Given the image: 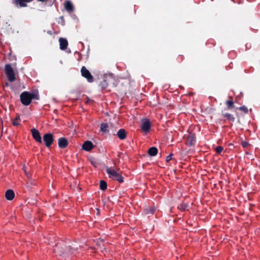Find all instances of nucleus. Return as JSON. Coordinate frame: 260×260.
Returning a JSON list of instances; mask_svg holds the SVG:
<instances>
[{"label":"nucleus","mask_w":260,"mask_h":260,"mask_svg":"<svg viewBox=\"0 0 260 260\" xmlns=\"http://www.w3.org/2000/svg\"><path fill=\"white\" fill-rule=\"evenodd\" d=\"M106 172L109 175V178H111L118 181L119 183L123 182V177L118 172L119 169H114L111 167H106Z\"/></svg>","instance_id":"obj_1"},{"label":"nucleus","mask_w":260,"mask_h":260,"mask_svg":"<svg viewBox=\"0 0 260 260\" xmlns=\"http://www.w3.org/2000/svg\"><path fill=\"white\" fill-rule=\"evenodd\" d=\"M5 70L8 80L11 82L14 81L16 79V78L14 70L11 64H6L5 65Z\"/></svg>","instance_id":"obj_2"},{"label":"nucleus","mask_w":260,"mask_h":260,"mask_svg":"<svg viewBox=\"0 0 260 260\" xmlns=\"http://www.w3.org/2000/svg\"><path fill=\"white\" fill-rule=\"evenodd\" d=\"M20 98L21 103L24 106H28L31 102L30 93L28 91L22 92Z\"/></svg>","instance_id":"obj_3"},{"label":"nucleus","mask_w":260,"mask_h":260,"mask_svg":"<svg viewBox=\"0 0 260 260\" xmlns=\"http://www.w3.org/2000/svg\"><path fill=\"white\" fill-rule=\"evenodd\" d=\"M101 86L103 89H106L108 86L115 87L114 79L112 77H106L101 82Z\"/></svg>","instance_id":"obj_4"},{"label":"nucleus","mask_w":260,"mask_h":260,"mask_svg":"<svg viewBox=\"0 0 260 260\" xmlns=\"http://www.w3.org/2000/svg\"><path fill=\"white\" fill-rule=\"evenodd\" d=\"M45 146L50 147L54 141L53 136L51 133L45 134L43 137Z\"/></svg>","instance_id":"obj_5"},{"label":"nucleus","mask_w":260,"mask_h":260,"mask_svg":"<svg viewBox=\"0 0 260 260\" xmlns=\"http://www.w3.org/2000/svg\"><path fill=\"white\" fill-rule=\"evenodd\" d=\"M81 75L83 77L86 78L89 82L93 81V77L90 72L84 67L83 66L81 69Z\"/></svg>","instance_id":"obj_6"},{"label":"nucleus","mask_w":260,"mask_h":260,"mask_svg":"<svg viewBox=\"0 0 260 260\" xmlns=\"http://www.w3.org/2000/svg\"><path fill=\"white\" fill-rule=\"evenodd\" d=\"M142 130L147 133L149 132L151 128V123L149 120L146 119L142 122V124L141 126Z\"/></svg>","instance_id":"obj_7"},{"label":"nucleus","mask_w":260,"mask_h":260,"mask_svg":"<svg viewBox=\"0 0 260 260\" xmlns=\"http://www.w3.org/2000/svg\"><path fill=\"white\" fill-rule=\"evenodd\" d=\"M31 132L33 138L38 142L40 143H42V138L40 132L37 129L33 128L31 129Z\"/></svg>","instance_id":"obj_8"},{"label":"nucleus","mask_w":260,"mask_h":260,"mask_svg":"<svg viewBox=\"0 0 260 260\" xmlns=\"http://www.w3.org/2000/svg\"><path fill=\"white\" fill-rule=\"evenodd\" d=\"M196 135L194 134H190L187 136V144L189 146L194 145L196 143Z\"/></svg>","instance_id":"obj_9"},{"label":"nucleus","mask_w":260,"mask_h":260,"mask_svg":"<svg viewBox=\"0 0 260 260\" xmlns=\"http://www.w3.org/2000/svg\"><path fill=\"white\" fill-rule=\"evenodd\" d=\"M58 146L60 148H66L68 145V141L65 138L61 137L58 139Z\"/></svg>","instance_id":"obj_10"},{"label":"nucleus","mask_w":260,"mask_h":260,"mask_svg":"<svg viewBox=\"0 0 260 260\" xmlns=\"http://www.w3.org/2000/svg\"><path fill=\"white\" fill-rule=\"evenodd\" d=\"M93 148V145L91 141H85L82 145V149L87 151H90Z\"/></svg>","instance_id":"obj_11"},{"label":"nucleus","mask_w":260,"mask_h":260,"mask_svg":"<svg viewBox=\"0 0 260 260\" xmlns=\"http://www.w3.org/2000/svg\"><path fill=\"white\" fill-rule=\"evenodd\" d=\"M116 135L118 138L121 140H124L125 139H126L127 136V133L125 130L123 128H121L119 129L117 132Z\"/></svg>","instance_id":"obj_12"},{"label":"nucleus","mask_w":260,"mask_h":260,"mask_svg":"<svg viewBox=\"0 0 260 260\" xmlns=\"http://www.w3.org/2000/svg\"><path fill=\"white\" fill-rule=\"evenodd\" d=\"M60 49L61 50H64L67 49V46L68 45V41L64 38H60L59 39Z\"/></svg>","instance_id":"obj_13"},{"label":"nucleus","mask_w":260,"mask_h":260,"mask_svg":"<svg viewBox=\"0 0 260 260\" xmlns=\"http://www.w3.org/2000/svg\"><path fill=\"white\" fill-rule=\"evenodd\" d=\"M64 8L69 12H73L74 10V6L70 1H66L64 3Z\"/></svg>","instance_id":"obj_14"},{"label":"nucleus","mask_w":260,"mask_h":260,"mask_svg":"<svg viewBox=\"0 0 260 260\" xmlns=\"http://www.w3.org/2000/svg\"><path fill=\"white\" fill-rule=\"evenodd\" d=\"M15 196V193L13 190L11 189H9L6 191L5 193V197L9 201L12 200Z\"/></svg>","instance_id":"obj_15"},{"label":"nucleus","mask_w":260,"mask_h":260,"mask_svg":"<svg viewBox=\"0 0 260 260\" xmlns=\"http://www.w3.org/2000/svg\"><path fill=\"white\" fill-rule=\"evenodd\" d=\"M32 0H15L17 5H18L20 7H25L27 6L26 3H30Z\"/></svg>","instance_id":"obj_16"},{"label":"nucleus","mask_w":260,"mask_h":260,"mask_svg":"<svg viewBox=\"0 0 260 260\" xmlns=\"http://www.w3.org/2000/svg\"><path fill=\"white\" fill-rule=\"evenodd\" d=\"M158 150L155 147H151L148 150V153L150 156H154L156 155Z\"/></svg>","instance_id":"obj_17"},{"label":"nucleus","mask_w":260,"mask_h":260,"mask_svg":"<svg viewBox=\"0 0 260 260\" xmlns=\"http://www.w3.org/2000/svg\"><path fill=\"white\" fill-rule=\"evenodd\" d=\"M222 116L224 117H225L226 118V119L230 121H232V122H234L235 120V118L234 117V116L231 114H230V113H222Z\"/></svg>","instance_id":"obj_18"},{"label":"nucleus","mask_w":260,"mask_h":260,"mask_svg":"<svg viewBox=\"0 0 260 260\" xmlns=\"http://www.w3.org/2000/svg\"><path fill=\"white\" fill-rule=\"evenodd\" d=\"M109 125L107 123H103L101 124L100 129L103 133L108 132Z\"/></svg>","instance_id":"obj_19"},{"label":"nucleus","mask_w":260,"mask_h":260,"mask_svg":"<svg viewBox=\"0 0 260 260\" xmlns=\"http://www.w3.org/2000/svg\"><path fill=\"white\" fill-rule=\"evenodd\" d=\"M225 104L227 106V109L231 110L234 108V102L232 100H228L225 102Z\"/></svg>","instance_id":"obj_20"},{"label":"nucleus","mask_w":260,"mask_h":260,"mask_svg":"<svg viewBox=\"0 0 260 260\" xmlns=\"http://www.w3.org/2000/svg\"><path fill=\"white\" fill-rule=\"evenodd\" d=\"M188 205L187 203H182L178 206V208L181 211H185L187 209Z\"/></svg>","instance_id":"obj_21"},{"label":"nucleus","mask_w":260,"mask_h":260,"mask_svg":"<svg viewBox=\"0 0 260 260\" xmlns=\"http://www.w3.org/2000/svg\"><path fill=\"white\" fill-rule=\"evenodd\" d=\"M100 189L102 190H105L106 189L107 187V184L106 182L104 180H101L100 181Z\"/></svg>","instance_id":"obj_22"},{"label":"nucleus","mask_w":260,"mask_h":260,"mask_svg":"<svg viewBox=\"0 0 260 260\" xmlns=\"http://www.w3.org/2000/svg\"><path fill=\"white\" fill-rule=\"evenodd\" d=\"M145 211L146 214H154L155 208L154 207H150L146 208Z\"/></svg>","instance_id":"obj_23"},{"label":"nucleus","mask_w":260,"mask_h":260,"mask_svg":"<svg viewBox=\"0 0 260 260\" xmlns=\"http://www.w3.org/2000/svg\"><path fill=\"white\" fill-rule=\"evenodd\" d=\"M237 109L240 111H243L245 114H247L248 113V109L245 106L238 107L237 108Z\"/></svg>","instance_id":"obj_24"},{"label":"nucleus","mask_w":260,"mask_h":260,"mask_svg":"<svg viewBox=\"0 0 260 260\" xmlns=\"http://www.w3.org/2000/svg\"><path fill=\"white\" fill-rule=\"evenodd\" d=\"M30 98L31 101L33 99L39 100V95L38 93H30Z\"/></svg>","instance_id":"obj_25"},{"label":"nucleus","mask_w":260,"mask_h":260,"mask_svg":"<svg viewBox=\"0 0 260 260\" xmlns=\"http://www.w3.org/2000/svg\"><path fill=\"white\" fill-rule=\"evenodd\" d=\"M223 150V148L222 146H217L215 148V151H216V153L218 154L221 153Z\"/></svg>","instance_id":"obj_26"},{"label":"nucleus","mask_w":260,"mask_h":260,"mask_svg":"<svg viewBox=\"0 0 260 260\" xmlns=\"http://www.w3.org/2000/svg\"><path fill=\"white\" fill-rule=\"evenodd\" d=\"M35 184V181L30 180L26 183V186L31 188V186Z\"/></svg>","instance_id":"obj_27"},{"label":"nucleus","mask_w":260,"mask_h":260,"mask_svg":"<svg viewBox=\"0 0 260 260\" xmlns=\"http://www.w3.org/2000/svg\"><path fill=\"white\" fill-rule=\"evenodd\" d=\"M241 145L242 146V147L243 148H246V147H247L249 145V144L247 142L242 141L241 142Z\"/></svg>","instance_id":"obj_28"},{"label":"nucleus","mask_w":260,"mask_h":260,"mask_svg":"<svg viewBox=\"0 0 260 260\" xmlns=\"http://www.w3.org/2000/svg\"><path fill=\"white\" fill-rule=\"evenodd\" d=\"M19 119V117L16 118L14 120H13V124L14 125V126H17L18 125H19V123L18 122V120Z\"/></svg>","instance_id":"obj_29"},{"label":"nucleus","mask_w":260,"mask_h":260,"mask_svg":"<svg viewBox=\"0 0 260 260\" xmlns=\"http://www.w3.org/2000/svg\"><path fill=\"white\" fill-rule=\"evenodd\" d=\"M172 156H173V154H171L170 155H168L166 157V161L167 162H169L170 160H171L172 159Z\"/></svg>","instance_id":"obj_30"},{"label":"nucleus","mask_w":260,"mask_h":260,"mask_svg":"<svg viewBox=\"0 0 260 260\" xmlns=\"http://www.w3.org/2000/svg\"><path fill=\"white\" fill-rule=\"evenodd\" d=\"M23 169L25 172V174H26V175L27 176L28 178H29V173L27 172L26 170V167L25 166H23Z\"/></svg>","instance_id":"obj_31"},{"label":"nucleus","mask_w":260,"mask_h":260,"mask_svg":"<svg viewBox=\"0 0 260 260\" xmlns=\"http://www.w3.org/2000/svg\"><path fill=\"white\" fill-rule=\"evenodd\" d=\"M39 2H44L45 1H46L47 0H38Z\"/></svg>","instance_id":"obj_32"},{"label":"nucleus","mask_w":260,"mask_h":260,"mask_svg":"<svg viewBox=\"0 0 260 260\" xmlns=\"http://www.w3.org/2000/svg\"><path fill=\"white\" fill-rule=\"evenodd\" d=\"M180 57H181V59L182 60L183 59V56L182 55H181L180 56Z\"/></svg>","instance_id":"obj_33"},{"label":"nucleus","mask_w":260,"mask_h":260,"mask_svg":"<svg viewBox=\"0 0 260 260\" xmlns=\"http://www.w3.org/2000/svg\"><path fill=\"white\" fill-rule=\"evenodd\" d=\"M91 163H92V164H93V165H94V162H92Z\"/></svg>","instance_id":"obj_34"}]
</instances>
